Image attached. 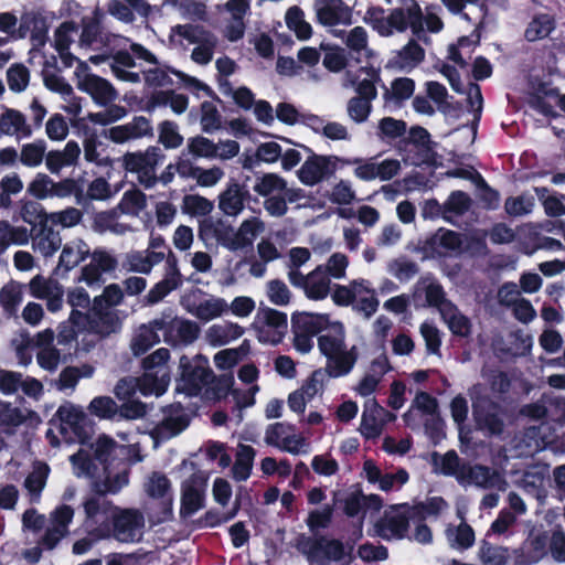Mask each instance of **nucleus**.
Instances as JSON below:
<instances>
[{
    "label": "nucleus",
    "mask_w": 565,
    "mask_h": 565,
    "mask_svg": "<svg viewBox=\"0 0 565 565\" xmlns=\"http://www.w3.org/2000/svg\"><path fill=\"white\" fill-rule=\"evenodd\" d=\"M85 523L95 526L90 534L97 539L110 535L121 543L139 541L145 526L143 514L137 509H119L107 499L89 497L83 502Z\"/></svg>",
    "instance_id": "nucleus-1"
},
{
    "label": "nucleus",
    "mask_w": 565,
    "mask_h": 565,
    "mask_svg": "<svg viewBox=\"0 0 565 565\" xmlns=\"http://www.w3.org/2000/svg\"><path fill=\"white\" fill-rule=\"evenodd\" d=\"M404 7L394 8L384 17L382 7H370L364 18L366 23L382 36H390L393 31L405 32L408 28L414 35L424 32V13L417 0H403Z\"/></svg>",
    "instance_id": "nucleus-2"
},
{
    "label": "nucleus",
    "mask_w": 565,
    "mask_h": 565,
    "mask_svg": "<svg viewBox=\"0 0 565 565\" xmlns=\"http://www.w3.org/2000/svg\"><path fill=\"white\" fill-rule=\"evenodd\" d=\"M20 216L31 225L33 248L43 257H50L57 252L62 244L60 233L49 224L50 214L44 206L32 200L20 201Z\"/></svg>",
    "instance_id": "nucleus-3"
},
{
    "label": "nucleus",
    "mask_w": 565,
    "mask_h": 565,
    "mask_svg": "<svg viewBox=\"0 0 565 565\" xmlns=\"http://www.w3.org/2000/svg\"><path fill=\"white\" fill-rule=\"evenodd\" d=\"M178 469L191 472V476L183 481L181 487L180 514L185 519L192 516L204 507L209 477L192 459H184Z\"/></svg>",
    "instance_id": "nucleus-4"
},
{
    "label": "nucleus",
    "mask_w": 565,
    "mask_h": 565,
    "mask_svg": "<svg viewBox=\"0 0 565 565\" xmlns=\"http://www.w3.org/2000/svg\"><path fill=\"white\" fill-rule=\"evenodd\" d=\"M154 326L160 329L163 342L173 348L192 344L201 331L196 322L174 316L170 309L154 319Z\"/></svg>",
    "instance_id": "nucleus-5"
},
{
    "label": "nucleus",
    "mask_w": 565,
    "mask_h": 565,
    "mask_svg": "<svg viewBox=\"0 0 565 565\" xmlns=\"http://www.w3.org/2000/svg\"><path fill=\"white\" fill-rule=\"evenodd\" d=\"M265 224L258 217L245 220L237 231L225 226L221 220L214 223V238L232 252L250 247L255 238L264 231Z\"/></svg>",
    "instance_id": "nucleus-6"
},
{
    "label": "nucleus",
    "mask_w": 565,
    "mask_h": 565,
    "mask_svg": "<svg viewBox=\"0 0 565 565\" xmlns=\"http://www.w3.org/2000/svg\"><path fill=\"white\" fill-rule=\"evenodd\" d=\"M180 376L177 379L175 391L186 396H199L205 387L204 396L209 398L212 391V371L204 367L186 355H182L179 362Z\"/></svg>",
    "instance_id": "nucleus-7"
},
{
    "label": "nucleus",
    "mask_w": 565,
    "mask_h": 565,
    "mask_svg": "<svg viewBox=\"0 0 565 565\" xmlns=\"http://www.w3.org/2000/svg\"><path fill=\"white\" fill-rule=\"evenodd\" d=\"M252 328L260 343L277 345L288 330L287 313L269 307L259 308Z\"/></svg>",
    "instance_id": "nucleus-8"
},
{
    "label": "nucleus",
    "mask_w": 565,
    "mask_h": 565,
    "mask_svg": "<svg viewBox=\"0 0 565 565\" xmlns=\"http://www.w3.org/2000/svg\"><path fill=\"white\" fill-rule=\"evenodd\" d=\"M163 158L160 148L150 146L145 152H126L122 156V167L127 172L138 173L139 182L149 189L158 181L156 168Z\"/></svg>",
    "instance_id": "nucleus-9"
},
{
    "label": "nucleus",
    "mask_w": 565,
    "mask_h": 565,
    "mask_svg": "<svg viewBox=\"0 0 565 565\" xmlns=\"http://www.w3.org/2000/svg\"><path fill=\"white\" fill-rule=\"evenodd\" d=\"M282 140L295 145L288 138H282ZM296 146L298 145L296 143ZM299 146L311 153L297 172L298 179L302 184L313 186L334 174L338 167L332 161V158L313 153L309 147Z\"/></svg>",
    "instance_id": "nucleus-10"
},
{
    "label": "nucleus",
    "mask_w": 565,
    "mask_h": 565,
    "mask_svg": "<svg viewBox=\"0 0 565 565\" xmlns=\"http://www.w3.org/2000/svg\"><path fill=\"white\" fill-rule=\"evenodd\" d=\"M169 74L175 75L180 79V84L186 89L191 92L204 90L206 95L212 96V88L209 85L173 67L168 66L166 70L160 67L149 68L143 73V77L148 86L163 87L173 85V81Z\"/></svg>",
    "instance_id": "nucleus-11"
},
{
    "label": "nucleus",
    "mask_w": 565,
    "mask_h": 565,
    "mask_svg": "<svg viewBox=\"0 0 565 565\" xmlns=\"http://www.w3.org/2000/svg\"><path fill=\"white\" fill-rule=\"evenodd\" d=\"M472 414L477 426L489 431L490 435L499 436L504 430V422L499 404L488 399H479L472 404Z\"/></svg>",
    "instance_id": "nucleus-12"
},
{
    "label": "nucleus",
    "mask_w": 565,
    "mask_h": 565,
    "mask_svg": "<svg viewBox=\"0 0 565 565\" xmlns=\"http://www.w3.org/2000/svg\"><path fill=\"white\" fill-rule=\"evenodd\" d=\"M462 234L452 230L439 228L425 239L423 250L430 257H443L446 252L462 254Z\"/></svg>",
    "instance_id": "nucleus-13"
},
{
    "label": "nucleus",
    "mask_w": 565,
    "mask_h": 565,
    "mask_svg": "<svg viewBox=\"0 0 565 565\" xmlns=\"http://www.w3.org/2000/svg\"><path fill=\"white\" fill-rule=\"evenodd\" d=\"M146 491L150 498L160 500L161 511L156 521L158 523L168 521L172 516L170 480L161 472H152L146 484Z\"/></svg>",
    "instance_id": "nucleus-14"
},
{
    "label": "nucleus",
    "mask_w": 565,
    "mask_h": 565,
    "mask_svg": "<svg viewBox=\"0 0 565 565\" xmlns=\"http://www.w3.org/2000/svg\"><path fill=\"white\" fill-rule=\"evenodd\" d=\"M330 326L338 329L340 333L343 332V324L339 321L331 323L328 313L296 311L291 315V330H297L312 337L319 334Z\"/></svg>",
    "instance_id": "nucleus-15"
},
{
    "label": "nucleus",
    "mask_w": 565,
    "mask_h": 565,
    "mask_svg": "<svg viewBox=\"0 0 565 565\" xmlns=\"http://www.w3.org/2000/svg\"><path fill=\"white\" fill-rule=\"evenodd\" d=\"M317 20L326 26L352 23V10L343 0H316Z\"/></svg>",
    "instance_id": "nucleus-16"
},
{
    "label": "nucleus",
    "mask_w": 565,
    "mask_h": 565,
    "mask_svg": "<svg viewBox=\"0 0 565 565\" xmlns=\"http://www.w3.org/2000/svg\"><path fill=\"white\" fill-rule=\"evenodd\" d=\"M168 269L160 281H158L147 294L146 301L154 305L161 301L171 291L178 289L182 284V275L177 265V258L171 250L168 256Z\"/></svg>",
    "instance_id": "nucleus-17"
},
{
    "label": "nucleus",
    "mask_w": 565,
    "mask_h": 565,
    "mask_svg": "<svg viewBox=\"0 0 565 565\" xmlns=\"http://www.w3.org/2000/svg\"><path fill=\"white\" fill-rule=\"evenodd\" d=\"M78 88L90 95L99 106H108L118 94L109 81L95 74H88L78 83Z\"/></svg>",
    "instance_id": "nucleus-18"
},
{
    "label": "nucleus",
    "mask_w": 565,
    "mask_h": 565,
    "mask_svg": "<svg viewBox=\"0 0 565 565\" xmlns=\"http://www.w3.org/2000/svg\"><path fill=\"white\" fill-rule=\"evenodd\" d=\"M308 555L318 562H340L345 557L344 544L338 539H327L321 535L309 543Z\"/></svg>",
    "instance_id": "nucleus-19"
},
{
    "label": "nucleus",
    "mask_w": 565,
    "mask_h": 565,
    "mask_svg": "<svg viewBox=\"0 0 565 565\" xmlns=\"http://www.w3.org/2000/svg\"><path fill=\"white\" fill-rule=\"evenodd\" d=\"M248 200H250V193L245 184L228 183L226 190L218 195V207L225 215L236 216L243 211Z\"/></svg>",
    "instance_id": "nucleus-20"
},
{
    "label": "nucleus",
    "mask_w": 565,
    "mask_h": 565,
    "mask_svg": "<svg viewBox=\"0 0 565 565\" xmlns=\"http://www.w3.org/2000/svg\"><path fill=\"white\" fill-rule=\"evenodd\" d=\"M550 531L532 530L523 543L522 553L526 564H536L548 554Z\"/></svg>",
    "instance_id": "nucleus-21"
},
{
    "label": "nucleus",
    "mask_w": 565,
    "mask_h": 565,
    "mask_svg": "<svg viewBox=\"0 0 565 565\" xmlns=\"http://www.w3.org/2000/svg\"><path fill=\"white\" fill-rule=\"evenodd\" d=\"M193 281L196 286L183 297V302L189 312L201 320L209 321L212 319V298H207V292L199 287L200 279H193Z\"/></svg>",
    "instance_id": "nucleus-22"
},
{
    "label": "nucleus",
    "mask_w": 565,
    "mask_h": 565,
    "mask_svg": "<svg viewBox=\"0 0 565 565\" xmlns=\"http://www.w3.org/2000/svg\"><path fill=\"white\" fill-rule=\"evenodd\" d=\"M190 425V418L185 414H178L177 416L169 413L163 417V419L156 425L152 430V437L156 440H169L183 430H185Z\"/></svg>",
    "instance_id": "nucleus-23"
},
{
    "label": "nucleus",
    "mask_w": 565,
    "mask_h": 565,
    "mask_svg": "<svg viewBox=\"0 0 565 565\" xmlns=\"http://www.w3.org/2000/svg\"><path fill=\"white\" fill-rule=\"evenodd\" d=\"M121 329V321L116 310L93 312L90 333L102 338L116 333Z\"/></svg>",
    "instance_id": "nucleus-24"
},
{
    "label": "nucleus",
    "mask_w": 565,
    "mask_h": 565,
    "mask_svg": "<svg viewBox=\"0 0 565 565\" xmlns=\"http://www.w3.org/2000/svg\"><path fill=\"white\" fill-rule=\"evenodd\" d=\"M256 450L249 446L239 444L232 466V478L237 481H245L250 477Z\"/></svg>",
    "instance_id": "nucleus-25"
},
{
    "label": "nucleus",
    "mask_w": 565,
    "mask_h": 565,
    "mask_svg": "<svg viewBox=\"0 0 565 565\" xmlns=\"http://www.w3.org/2000/svg\"><path fill=\"white\" fill-rule=\"evenodd\" d=\"M22 26L31 28V41L33 46L42 47L47 42L49 24L41 12H25L22 14Z\"/></svg>",
    "instance_id": "nucleus-26"
},
{
    "label": "nucleus",
    "mask_w": 565,
    "mask_h": 565,
    "mask_svg": "<svg viewBox=\"0 0 565 565\" xmlns=\"http://www.w3.org/2000/svg\"><path fill=\"white\" fill-rule=\"evenodd\" d=\"M408 527L409 521L404 514L388 516L376 524L377 534L384 540L391 537L402 540L406 536Z\"/></svg>",
    "instance_id": "nucleus-27"
},
{
    "label": "nucleus",
    "mask_w": 565,
    "mask_h": 565,
    "mask_svg": "<svg viewBox=\"0 0 565 565\" xmlns=\"http://www.w3.org/2000/svg\"><path fill=\"white\" fill-rule=\"evenodd\" d=\"M159 332L160 329L154 326V319L149 321L148 324H142L131 342V350L134 354H145L150 348L159 343L161 340Z\"/></svg>",
    "instance_id": "nucleus-28"
},
{
    "label": "nucleus",
    "mask_w": 565,
    "mask_h": 565,
    "mask_svg": "<svg viewBox=\"0 0 565 565\" xmlns=\"http://www.w3.org/2000/svg\"><path fill=\"white\" fill-rule=\"evenodd\" d=\"M0 132L8 136L21 132L24 137H30L32 130L26 125L25 117L21 111L7 108L0 116Z\"/></svg>",
    "instance_id": "nucleus-29"
},
{
    "label": "nucleus",
    "mask_w": 565,
    "mask_h": 565,
    "mask_svg": "<svg viewBox=\"0 0 565 565\" xmlns=\"http://www.w3.org/2000/svg\"><path fill=\"white\" fill-rule=\"evenodd\" d=\"M556 28L555 19L546 13L535 15L527 24L524 38L529 42H535L547 38Z\"/></svg>",
    "instance_id": "nucleus-30"
},
{
    "label": "nucleus",
    "mask_w": 565,
    "mask_h": 565,
    "mask_svg": "<svg viewBox=\"0 0 565 565\" xmlns=\"http://www.w3.org/2000/svg\"><path fill=\"white\" fill-rule=\"evenodd\" d=\"M382 87L384 88L383 98L386 103L394 100L396 104L401 105L413 96L415 92V81L409 77H397L391 83V89L384 84Z\"/></svg>",
    "instance_id": "nucleus-31"
},
{
    "label": "nucleus",
    "mask_w": 565,
    "mask_h": 565,
    "mask_svg": "<svg viewBox=\"0 0 565 565\" xmlns=\"http://www.w3.org/2000/svg\"><path fill=\"white\" fill-rule=\"evenodd\" d=\"M87 446L93 450L92 455L95 460L103 466V470L108 472L110 460L118 446L116 440L113 437L103 434L98 436L95 443H89Z\"/></svg>",
    "instance_id": "nucleus-32"
},
{
    "label": "nucleus",
    "mask_w": 565,
    "mask_h": 565,
    "mask_svg": "<svg viewBox=\"0 0 565 565\" xmlns=\"http://www.w3.org/2000/svg\"><path fill=\"white\" fill-rule=\"evenodd\" d=\"M358 359L355 347L349 351H340L332 359H328L327 372L331 377L349 374Z\"/></svg>",
    "instance_id": "nucleus-33"
},
{
    "label": "nucleus",
    "mask_w": 565,
    "mask_h": 565,
    "mask_svg": "<svg viewBox=\"0 0 565 565\" xmlns=\"http://www.w3.org/2000/svg\"><path fill=\"white\" fill-rule=\"evenodd\" d=\"M160 371L145 372L142 376L138 379V388L143 395L156 394L157 396L163 394L169 385V374L163 371L159 375Z\"/></svg>",
    "instance_id": "nucleus-34"
},
{
    "label": "nucleus",
    "mask_w": 565,
    "mask_h": 565,
    "mask_svg": "<svg viewBox=\"0 0 565 565\" xmlns=\"http://www.w3.org/2000/svg\"><path fill=\"white\" fill-rule=\"evenodd\" d=\"M425 58V50L414 40L411 39L407 44L398 51L392 63L399 70L406 67H415Z\"/></svg>",
    "instance_id": "nucleus-35"
},
{
    "label": "nucleus",
    "mask_w": 565,
    "mask_h": 565,
    "mask_svg": "<svg viewBox=\"0 0 565 565\" xmlns=\"http://www.w3.org/2000/svg\"><path fill=\"white\" fill-rule=\"evenodd\" d=\"M23 190V182L18 173L4 175L0 180V209L10 210L13 205L12 195Z\"/></svg>",
    "instance_id": "nucleus-36"
},
{
    "label": "nucleus",
    "mask_w": 565,
    "mask_h": 565,
    "mask_svg": "<svg viewBox=\"0 0 565 565\" xmlns=\"http://www.w3.org/2000/svg\"><path fill=\"white\" fill-rule=\"evenodd\" d=\"M129 482L127 472H119L114 477L107 476L104 480H95L92 489L95 493L94 497L106 499L108 493L116 494Z\"/></svg>",
    "instance_id": "nucleus-37"
},
{
    "label": "nucleus",
    "mask_w": 565,
    "mask_h": 565,
    "mask_svg": "<svg viewBox=\"0 0 565 565\" xmlns=\"http://www.w3.org/2000/svg\"><path fill=\"white\" fill-rule=\"evenodd\" d=\"M189 153L182 152L175 166V171L183 178H195L198 173V182L205 186H212V169L201 170L194 167L188 158Z\"/></svg>",
    "instance_id": "nucleus-38"
},
{
    "label": "nucleus",
    "mask_w": 565,
    "mask_h": 565,
    "mask_svg": "<svg viewBox=\"0 0 565 565\" xmlns=\"http://www.w3.org/2000/svg\"><path fill=\"white\" fill-rule=\"evenodd\" d=\"M7 83L13 93H22L30 83V71L22 63H13L7 70Z\"/></svg>",
    "instance_id": "nucleus-39"
},
{
    "label": "nucleus",
    "mask_w": 565,
    "mask_h": 565,
    "mask_svg": "<svg viewBox=\"0 0 565 565\" xmlns=\"http://www.w3.org/2000/svg\"><path fill=\"white\" fill-rule=\"evenodd\" d=\"M147 206V196L139 189L128 190L124 193L119 209L125 214L138 215Z\"/></svg>",
    "instance_id": "nucleus-40"
},
{
    "label": "nucleus",
    "mask_w": 565,
    "mask_h": 565,
    "mask_svg": "<svg viewBox=\"0 0 565 565\" xmlns=\"http://www.w3.org/2000/svg\"><path fill=\"white\" fill-rule=\"evenodd\" d=\"M535 205L534 196L522 193L518 196H509L504 202V210L510 216H522L530 214Z\"/></svg>",
    "instance_id": "nucleus-41"
},
{
    "label": "nucleus",
    "mask_w": 565,
    "mask_h": 565,
    "mask_svg": "<svg viewBox=\"0 0 565 565\" xmlns=\"http://www.w3.org/2000/svg\"><path fill=\"white\" fill-rule=\"evenodd\" d=\"M243 333L244 328L238 323L230 321L214 323V347L225 345L231 341L241 338Z\"/></svg>",
    "instance_id": "nucleus-42"
},
{
    "label": "nucleus",
    "mask_w": 565,
    "mask_h": 565,
    "mask_svg": "<svg viewBox=\"0 0 565 565\" xmlns=\"http://www.w3.org/2000/svg\"><path fill=\"white\" fill-rule=\"evenodd\" d=\"M253 189L259 195L267 198L275 191L281 192L286 189V180L276 173H264L257 178Z\"/></svg>",
    "instance_id": "nucleus-43"
},
{
    "label": "nucleus",
    "mask_w": 565,
    "mask_h": 565,
    "mask_svg": "<svg viewBox=\"0 0 565 565\" xmlns=\"http://www.w3.org/2000/svg\"><path fill=\"white\" fill-rule=\"evenodd\" d=\"M88 411L100 419H113L118 414V405L109 396H97L89 403Z\"/></svg>",
    "instance_id": "nucleus-44"
},
{
    "label": "nucleus",
    "mask_w": 565,
    "mask_h": 565,
    "mask_svg": "<svg viewBox=\"0 0 565 565\" xmlns=\"http://www.w3.org/2000/svg\"><path fill=\"white\" fill-rule=\"evenodd\" d=\"M46 145L44 140H36L22 146L20 161L25 167H38L42 163Z\"/></svg>",
    "instance_id": "nucleus-45"
},
{
    "label": "nucleus",
    "mask_w": 565,
    "mask_h": 565,
    "mask_svg": "<svg viewBox=\"0 0 565 565\" xmlns=\"http://www.w3.org/2000/svg\"><path fill=\"white\" fill-rule=\"evenodd\" d=\"M334 513V504H326L321 510H312L309 512L306 523L311 532L327 529L332 522Z\"/></svg>",
    "instance_id": "nucleus-46"
},
{
    "label": "nucleus",
    "mask_w": 565,
    "mask_h": 565,
    "mask_svg": "<svg viewBox=\"0 0 565 565\" xmlns=\"http://www.w3.org/2000/svg\"><path fill=\"white\" fill-rule=\"evenodd\" d=\"M266 294L269 301L276 306H287L291 299V292L280 279H273L266 284Z\"/></svg>",
    "instance_id": "nucleus-47"
},
{
    "label": "nucleus",
    "mask_w": 565,
    "mask_h": 565,
    "mask_svg": "<svg viewBox=\"0 0 565 565\" xmlns=\"http://www.w3.org/2000/svg\"><path fill=\"white\" fill-rule=\"evenodd\" d=\"M431 458L433 465L435 467L440 466L439 471L444 476L451 477L455 473H457L460 463V458L454 449L448 450L443 456H440L437 451H434L431 454Z\"/></svg>",
    "instance_id": "nucleus-48"
},
{
    "label": "nucleus",
    "mask_w": 565,
    "mask_h": 565,
    "mask_svg": "<svg viewBox=\"0 0 565 565\" xmlns=\"http://www.w3.org/2000/svg\"><path fill=\"white\" fill-rule=\"evenodd\" d=\"M320 50L326 51L323 56V66L328 71L338 73L347 67L348 60L341 49H330L328 44L321 43Z\"/></svg>",
    "instance_id": "nucleus-49"
},
{
    "label": "nucleus",
    "mask_w": 565,
    "mask_h": 565,
    "mask_svg": "<svg viewBox=\"0 0 565 565\" xmlns=\"http://www.w3.org/2000/svg\"><path fill=\"white\" fill-rule=\"evenodd\" d=\"M51 188L52 179L47 174L39 172L28 184L26 194L36 200H45L51 198Z\"/></svg>",
    "instance_id": "nucleus-50"
},
{
    "label": "nucleus",
    "mask_w": 565,
    "mask_h": 565,
    "mask_svg": "<svg viewBox=\"0 0 565 565\" xmlns=\"http://www.w3.org/2000/svg\"><path fill=\"white\" fill-rule=\"evenodd\" d=\"M548 553L555 562L565 563V532L561 525L550 531Z\"/></svg>",
    "instance_id": "nucleus-51"
},
{
    "label": "nucleus",
    "mask_w": 565,
    "mask_h": 565,
    "mask_svg": "<svg viewBox=\"0 0 565 565\" xmlns=\"http://www.w3.org/2000/svg\"><path fill=\"white\" fill-rule=\"evenodd\" d=\"M83 194V188L72 178H66L58 182L52 180L51 198H66L75 195L76 199L79 200Z\"/></svg>",
    "instance_id": "nucleus-52"
},
{
    "label": "nucleus",
    "mask_w": 565,
    "mask_h": 565,
    "mask_svg": "<svg viewBox=\"0 0 565 565\" xmlns=\"http://www.w3.org/2000/svg\"><path fill=\"white\" fill-rule=\"evenodd\" d=\"M390 271L399 281H408L419 271V268L415 262L402 257L390 263Z\"/></svg>",
    "instance_id": "nucleus-53"
},
{
    "label": "nucleus",
    "mask_w": 565,
    "mask_h": 565,
    "mask_svg": "<svg viewBox=\"0 0 565 565\" xmlns=\"http://www.w3.org/2000/svg\"><path fill=\"white\" fill-rule=\"evenodd\" d=\"M159 141L167 148H178L182 145L183 137L178 132L175 122L164 120L159 127Z\"/></svg>",
    "instance_id": "nucleus-54"
},
{
    "label": "nucleus",
    "mask_w": 565,
    "mask_h": 565,
    "mask_svg": "<svg viewBox=\"0 0 565 565\" xmlns=\"http://www.w3.org/2000/svg\"><path fill=\"white\" fill-rule=\"evenodd\" d=\"M172 32L185 39L192 44H200L210 39V33L203 26L194 24H178L172 28Z\"/></svg>",
    "instance_id": "nucleus-55"
},
{
    "label": "nucleus",
    "mask_w": 565,
    "mask_h": 565,
    "mask_svg": "<svg viewBox=\"0 0 565 565\" xmlns=\"http://www.w3.org/2000/svg\"><path fill=\"white\" fill-rule=\"evenodd\" d=\"M58 285L60 282L57 280L46 279L42 275H36L29 282V292L33 298L43 300L47 298Z\"/></svg>",
    "instance_id": "nucleus-56"
},
{
    "label": "nucleus",
    "mask_w": 565,
    "mask_h": 565,
    "mask_svg": "<svg viewBox=\"0 0 565 565\" xmlns=\"http://www.w3.org/2000/svg\"><path fill=\"white\" fill-rule=\"evenodd\" d=\"M72 463L77 467L87 477L94 478L98 472V465L92 454L79 449L71 456Z\"/></svg>",
    "instance_id": "nucleus-57"
},
{
    "label": "nucleus",
    "mask_w": 565,
    "mask_h": 565,
    "mask_svg": "<svg viewBox=\"0 0 565 565\" xmlns=\"http://www.w3.org/2000/svg\"><path fill=\"white\" fill-rule=\"evenodd\" d=\"M420 333L425 340L426 349L431 354H440L441 337L440 331L433 323L424 322L420 324Z\"/></svg>",
    "instance_id": "nucleus-58"
},
{
    "label": "nucleus",
    "mask_w": 565,
    "mask_h": 565,
    "mask_svg": "<svg viewBox=\"0 0 565 565\" xmlns=\"http://www.w3.org/2000/svg\"><path fill=\"white\" fill-rule=\"evenodd\" d=\"M372 102L361 97H352L348 102V114L355 122L365 121L372 110Z\"/></svg>",
    "instance_id": "nucleus-59"
},
{
    "label": "nucleus",
    "mask_w": 565,
    "mask_h": 565,
    "mask_svg": "<svg viewBox=\"0 0 565 565\" xmlns=\"http://www.w3.org/2000/svg\"><path fill=\"white\" fill-rule=\"evenodd\" d=\"M470 205L471 199L466 192L454 191L449 195L444 207L446 212H450L456 215H462L469 210Z\"/></svg>",
    "instance_id": "nucleus-60"
},
{
    "label": "nucleus",
    "mask_w": 565,
    "mask_h": 565,
    "mask_svg": "<svg viewBox=\"0 0 565 565\" xmlns=\"http://www.w3.org/2000/svg\"><path fill=\"white\" fill-rule=\"evenodd\" d=\"M88 255V250H75L72 246L65 245L62 249L57 268H63L64 271H70L83 262Z\"/></svg>",
    "instance_id": "nucleus-61"
},
{
    "label": "nucleus",
    "mask_w": 565,
    "mask_h": 565,
    "mask_svg": "<svg viewBox=\"0 0 565 565\" xmlns=\"http://www.w3.org/2000/svg\"><path fill=\"white\" fill-rule=\"evenodd\" d=\"M407 129L406 122L402 119L393 117H384L379 122V130L384 137L396 139L405 135Z\"/></svg>",
    "instance_id": "nucleus-62"
},
{
    "label": "nucleus",
    "mask_w": 565,
    "mask_h": 565,
    "mask_svg": "<svg viewBox=\"0 0 565 565\" xmlns=\"http://www.w3.org/2000/svg\"><path fill=\"white\" fill-rule=\"evenodd\" d=\"M76 30V24L73 21H65L54 32V49L57 52L70 50L72 39L70 33Z\"/></svg>",
    "instance_id": "nucleus-63"
},
{
    "label": "nucleus",
    "mask_w": 565,
    "mask_h": 565,
    "mask_svg": "<svg viewBox=\"0 0 565 565\" xmlns=\"http://www.w3.org/2000/svg\"><path fill=\"white\" fill-rule=\"evenodd\" d=\"M383 425L377 422L373 413L365 409L362 414L360 433L366 439L377 438L382 434Z\"/></svg>",
    "instance_id": "nucleus-64"
}]
</instances>
